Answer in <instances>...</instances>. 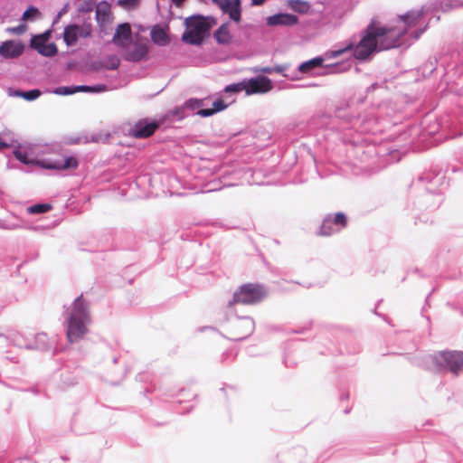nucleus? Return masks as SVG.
Instances as JSON below:
<instances>
[{
    "instance_id": "f257e3e1",
    "label": "nucleus",
    "mask_w": 463,
    "mask_h": 463,
    "mask_svg": "<svg viewBox=\"0 0 463 463\" xmlns=\"http://www.w3.org/2000/svg\"><path fill=\"white\" fill-rule=\"evenodd\" d=\"M420 18V14L415 12L401 15L400 19L405 24L402 29L378 26L374 21H372L354 47L350 43L345 49L335 52L333 56H339L345 52L354 49L355 59L364 61L374 52L394 48L398 46L401 38L407 33L408 29L418 24Z\"/></svg>"
},
{
    "instance_id": "f03ea898",
    "label": "nucleus",
    "mask_w": 463,
    "mask_h": 463,
    "mask_svg": "<svg viewBox=\"0 0 463 463\" xmlns=\"http://www.w3.org/2000/svg\"><path fill=\"white\" fill-rule=\"evenodd\" d=\"M90 317L82 297L80 296L72 304L71 312L67 321L66 337L70 344L81 340L88 333L87 325Z\"/></svg>"
},
{
    "instance_id": "7ed1b4c3",
    "label": "nucleus",
    "mask_w": 463,
    "mask_h": 463,
    "mask_svg": "<svg viewBox=\"0 0 463 463\" xmlns=\"http://www.w3.org/2000/svg\"><path fill=\"white\" fill-rule=\"evenodd\" d=\"M267 295L264 287L260 284L248 283L234 292L229 306L235 304L251 305L261 301Z\"/></svg>"
},
{
    "instance_id": "20e7f679",
    "label": "nucleus",
    "mask_w": 463,
    "mask_h": 463,
    "mask_svg": "<svg viewBox=\"0 0 463 463\" xmlns=\"http://www.w3.org/2000/svg\"><path fill=\"white\" fill-rule=\"evenodd\" d=\"M186 30L182 39L190 44H200L210 30L208 23L203 16H192L185 20Z\"/></svg>"
},
{
    "instance_id": "39448f33",
    "label": "nucleus",
    "mask_w": 463,
    "mask_h": 463,
    "mask_svg": "<svg viewBox=\"0 0 463 463\" xmlns=\"http://www.w3.org/2000/svg\"><path fill=\"white\" fill-rule=\"evenodd\" d=\"M434 363L439 368H448L453 373L463 371V352L442 351L435 354Z\"/></svg>"
},
{
    "instance_id": "423d86ee",
    "label": "nucleus",
    "mask_w": 463,
    "mask_h": 463,
    "mask_svg": "<svg viewBox=\"0 0 463 463\" xmlns=\"http://www.w3.org/2000/svg\"><path fill=\"white\" fill-rule=\"evenodd\" d=\"M254 326V321L251 317H237L229 325L228 337L233 341L242 340L253 333Z\"/></svg>"
},
{
    "instance_id": "0eeeda50",
    "label": "nucleus",
    "mask_w": 463,
    "mask_h": 463,
    "mask_svg": "<svg viewBox=\"0 0 463 463\" xmlns=\"http://www.w3.org/2000/svg\"><path fill=\"white\" fill-rule=\"evenodd\" d=\"M91 33L92 28L90 24L79 25L73 24L65 26L62 37L67 46H73L79 38H89L91 36Z\"/></svg>"
},
{
    "instance_id": "6e6552de",
    "label": "nucleus",
    "mask_w": 463,
    "mask_h": 463,
    "mask_svg": "<svg viewBox=\"0 0 463 463\" xmlns=\"http://www.w3.org/2000/svg\"><path fill=\"white\" fill-rule=\"evenodd\" d=\"M223 14H227L229 18L239 24L241 21L242 6L241 0H212Z\"/></svg>"
},
{
    "instance_id": "1a4fd4ad",
    "label": "nucleus",
    "mask_w": 463,
    "mask_h": 463,
    "mask_svg": "<svg viewBox=\"0 0 463 463\" xmlns=\"http://www.w3.org/2000/svg\"><path fill=\"white\" fill-rule=\"evenodd\" d=\"M246 94L267 93L273 89L272 81L266 76H258L245 80Z\"/></svg>"
},
{
    "instance_id": "9d476101",
    "label": "nucleus",
    "mask_w": 463,
    "mask_h": 463,
    "mask_svg": "<svg viewBox=\"0 0 463 463\" xmlns=\"http://www.w3.org/2000/svg\"><path fill=\"white\" fill-rule=\"evenodd\" d=\"M24 51V44L21 41L7 40L0 44V56L4 59H17Z\"/></svg>"
},
{
    "instance_id": "9b49d317",
    "label": "nucleus",
    "mask_w": 463,
    "mask_h": 463,
    "mask_svg": "<svg viewBox=\"0 0 463 463\" xmlns=\"http://www.w3.org/2000/svg\"><path fill=\"white\" fill-rule=\"evenodd\" d=\"M148 46L145 42H137L128 48L124 58L128 61L137 62L146 59Z\"/></svg>"
},
{
    "instance_id": "f8f14e48",
    "label": "nucleus",
    "mask_w": 463,
    "mask_h": 463,
    "mask_svg": "<svg viewBox=\"0 0 463 463\" xmlns=\"http://www.w3.org/2000/svg\"><path fill=\"white\" fill-rule=\"evenodd\" d=\"M157 128V123L138 121L130 128L129 135L136 138H146L152 136Z\"/></svg>"
},
{
    "instance_id": "ddd939ff",
    "label": "nucleus",
    "mask_w": 463,
    "mask_h": 463,
    "mask_svg": "<svg viewBox=\"0 0 463 463\" xmlns=\"http://www.w3.org/2000/svg\"><path fill=\"white\" fill-rule=\"evenodd\" d=\"M30 46L45 57H53L58 52L57 46L54 43L43 42L33 37L30 41Z\"/></svg>"
},
{
    "instance_id": "4468645a",
    "label": "nucleus",
    "mask_w": 463,
    "mask_h": 463,
    "mask_svg": "<svg viewBox=\"0 0 463 463\" xmlns=\"http://www.w3.org/2000/svg\"><path fill=\"white\" fill-rule=\"evenodd\" d=\"M131 27L129 24L125 23L118 25L116 33L112 38V43L119 47H125L131 39Z\"/></svg>"
},
{
    "instance_id": "2eb2a0df",
    "label": "nucleus",
    "mask_w": 463,
    "mask_h": 463,
    "mask_svg": "<svg viewBox=\"0 0 463 463\" xmlns=\"http://www.w3.org/2000/svg\"><path fill=\"white\" fill-rule=\"evenodd\" d=\"M298 23V17L290 14H279L269 16L267 24L269 26L286 25L290 26Z\"/></svg>"
},
{
    "instance_id": "dca6fc26",
    "label": "nucleus",
    "mask_w": 463,
    "mask_h": 463,
    "mask_svg": "<svg viewBox=\"0 0 463 463\" xmlns=\"http://www.w3.org/2000/svg\"><path fill=\"white\" fill-rule=\"evenodd\" d=\"M78 160L74 156L65 157L62 162H46L43 163V167L46 169H57V170H69L76 169L78 167Z\"/></svg>"
},
{
    "instance_id": "f3484780",
    "label": "nucleus",
    "mask_w": 463,
    "mask_h": 463,
    "mask_svg": "<svg viewBox=\"0 0 463 463\" xmlns=\"http://www.w3.org/2000/svg\"><path fill=\"white\" fill-rule=\"evenodd\" d=\"M214 38L217 43L228 44L232 41V35L229 29V23L222 24L214 33Z\"/></svg>"
},
{
    "instance_id": "a211bd4d",
    "label": "nucleus",
    "mask_w": 463,
    "mask_h": 463,
    "mask_svg": "<svg viewBox=\"0 0 463 463\" xmlns=\"http://www.w3.org/2000/svg\"><path fill=\"white\" fill-rule=\"evenodd\" d=\"M152 41L159 45H166L169 43L168 35L165 31L159 27L155 26L151 32Z\"/></svg>"
},
{
    "instance_id": "6ab92c4d",
    "label": "nucleus",
    "mask_w": 463,
    "mask_h": 463,
    "mask_svg": "<svg viewBox=\"0 0 463 463\" xmlns=\"http://www.w3.org/2000/svg\"><path fill=\"white\" fill-rule=\"evenodd\" d=\"M339 232L332 223V215L326 216L321 224L318 235L320 236H330L335 232Z\"/></svg>"
},
{
    "instance_id": "aec40b11",
    "label": "nucleus",
    "mask_w": 463,
    "mask_h": 463,
    "mask_svg": "<svg viewBox=\"0 0 463 463\" xmlns=\"http://www.w3.org/2000/svg\"><path fill=\"white\" fill-rule=\"evenodd\" d=\"M227 108V105L224 104L223 100L219 99L213 102V109H203L197 111V115L201 117H210L219 111H222Z\"/></svg>"
},
{
    "instance_id": "412c9836",
    "label": "nucleus",
    "mask_w": 463,
    "mask_h": 463,
    "mask_svg": "<svg viewBox=\"0 0 463 463\" xmlns=\"http://www.w3.org/2000/svg\"><path fill=\"white\" fill-rule=\"evenodd\" d=\"M323 62H324L323 58L317 57V58L311 59L307 61L301 63L298 67V71L301 73H307L310 71H312L313 69L322 66Z\"/></svg>"
},
{
    "instance_id": "4be33fe9",
    "label": "nucleus",
    "mask_w": 463,
    "mask_h": 463,
    "mask_svg": "<svg viewBox=\"0 0 463 463\" xmlns=\"http://www.w3.org/2000/svg\"><path fill=\"white\" fill-rule=\"evenodd\" d=\"M332 223L339 231L347 226V217L343 213H337L332 216Z\"/></svg>"
},
{
    "instance_id": "5701e85b",
    "label": "nucleus",
    "mask_w": 463,
    "mask_h": 463,
    "mask_svg": "<svg viewBox=\"0 0 463 463\" xmlns=\"http://www.w3.org/2000/svg\"><path fill=\"white\" fill-rule=\"evenodd\" d=\"M52 206L49 203H38L27 208L30 214L44 213L52 210Z\"/></svg>"
},
{
    "instance_id": "b1692460",
    "label": "nucleus",
    "mask_w": 463,
    "mask_h": 463,
    "mask_svg": "<svg viewBox=\"0 0 463 463\" xmlns=\"http://www.w3.org/2000/svg\"><path fill=\"white\" fill-rule=\"evenodd\" d=\"M289 5L291 9L298 13H306L310 7L307 2L301 0H291L289 2Z\"/></svg>"
},
{
    "instance_id": "393cba45",
    "label": "nucleus",
    "mask_w": 463,
    "mask_h": 463,
    "mask_svg": "<svg viewBox=\"0 0 463 463\" xmlns=\"http://www.w3.org/2000/svg\"><path fill=\"white\" fill-rule=\"evenodd\" d=\"M14 96L22 97L26 100H34L41 96V91L39 90H32L28 91L16 90L14 92Z\"/></svg>"
},
{
    "instance_id": "a878e982",
    "label": "nucleus",
    "mask_w": 463,
    "mask_h": 463,
    "mask_svg": "<svg viewBox=\"0 0 463 463\" xmlns=\"http://www.w3.org/2000/svg\"><path fill=\"white\" fill-rule=\"evenodd\" d=\"M41 17V12L34 6H30L22 16L23 21H33Z\"/></svg>"
},
{
    "instance_id": "bb28decb",
    "label": "nucleus",
    "mask_w": 463,
    "mask_h": 463,
    "mask_svg": "<svg viewBox=\"0 0 463 463\" xmlns=\"http://www.w3.org/2000/svg\"><path fill=\"white\" fill-rule=\"evenodd\" d=\"M241 90H245L246 91L245 80H243L241 82H237V83H233V84L228 85L224 89V91L227 92V93L228 92L238 93V92H241Z\"/></svg>"
},
{
    "instance_id": "cd10ccee",
    "label": "nucleus",
    "mask_w": 463,
    "mask_h": 463,
    "mask_svg": "<svg viewBox=\"0 0 463 463\" xmlns=\"http://www.w3.org/2000/svg\"><path fill=\"white\" fill-rule=\"evenodd\" d=\"M141 0H118V5L125 9H136Z\"/></svg>"
},
{
    "instance_id": "c85d7f7f",
    "label": "nucleus",
    "mask_w": 463,
    "mask_h": 463,
    "mask_svg": "<svg viewBox=\"0 0 463 463\" xmlns=\"http://www.w3.org/2000/svg\"><path fill=\"white\" fill-rule=\"evenodd\" d=\"M73 89H74L75 93H76V92H80V91L90 92V91L103 90L105 89V87L104 86H95V87H90V86H76V87H73Z\"/></svg>"
},
{
    "instance_id": "c756f323",
    "label": "nucleus",
    "mask_w": 463,
    "mask_h": 463,
    "mask_svg": "<svg viewBox=\"0 0 463 463\" xmlns=\"http://www.w3.org/2000/svg\"><path fill=\"white\" fill-rule=\"evenodd\" d=\"M120 64L119 59L116 55L109 56L108 58V63L106 68L109 70H116Z\"/></svg>"
},
{
    "instance_id": "7c9ffc66",
    "label": "nucleus",
    "mask_w": 463,
    "mask_h": 463,
    "mask_svg": "<svg viewBox=\"0 0 463 463\" xmlns=\"http://www.w3.org/2000/svg\"><path fill=\"white\" fill-rule=\"evenodd\" d=\"M54 94L57 95H71L75 93V90L71 87H59L53 90Z\"/></svg>"
},
{
    "instance_id": "2f4dec72",
    "label": "nucleus",
    "mask_w": 463,
    "mask_h": 463,
    "mask_svg": "<svg viewBox=\"0 0 463 463\" xmlns=\"http://www.w3.org/2000/svg\"><path fill=\"white\" fill-rule=\"evenodd\" d=\"M51 31L48 30L44 32L43 33L33 35V38H35L37 40L43 41V42H48L51 38Z\"/></svg>"
},
{
    "instance_id": "473e14b6",
    "label": "nucleus",
    "mask_w": 463,
    "mask_h": 463,
    "mask_svg": "<svg viewBox=\"0 0 463 463\" xmlns=\"http://www.w3.org/2000/svg\"><path fill=\"white\" fill-rule=\"evenodd\" d=\"M27 30V26L25 24H20L16 27H13L9 29V32L15 34H22Z\"/></svg>"
},
{
    "instance_id": "72a5a7b5",
    "label": "nucleus",
    "mask_w": 463,
    "mask_h": 463,
    "mask_svg": "<svg viewBox=\"0 0 463 463\" xmlns=\"http://www.w3.org/2000/svg\"><path fill=\"white\" fill-rule=\"evenodd\" d=\"M14 156L20 160L21 162L24 163V164H28V161H27V156L25 153L20 151V150H16L14 151Z\"/></svg>"
},
{
    "instance_id": "f704fd0d",
    "label": "nucleus",
    "mask_w": 463,
    "mask_h": 463,
    "mask_svg": "<svg viewBox=\"0 0 463 463\" xmlns=\"http://www.w3.org/2000/svg\"><path fill=\"white\" fill-rule=\"evenodd\" d=\"M67 13V6H64L57 14V20H59L63 14Z\"/></svg>"
},
{
    "instance_id": "c9c22d12",
    "label": "nucleus",
    "mask_w": 463,
    "mask_h": 463,
    "mask_svg": "<svg viewBox=\"0 0 463 463\" xmlns=\"http://www.w3.org/2000/svg\"><path fill=\"white\" fill-rule=\"evenodd\" d=\"M266 2V0H251L252 5H261Z\"/></svg>"
},
{
    "instance_id": "e433bc0d",
    "label": "nucleus",
    "mask_w": 463,
    "mask_h": 463,
    "mask_svg": "<svg viewBox=\"0 0 463 463\" xmlns=\"http://www.w3.org/2000/svg\"><path fill=\"white\" fill-rule=\"evenodd\" d=\"M185 0H172L175 6H181Z\"/></svg>"
},
{
    "instance_id": "4c0bfd02",
    "label": "nucleus",
    "mask_w": 463,
    "mask_h": 463,
    "mask_svg": "<svg viewBox=\"0 0 463 463\" xmlns=\"http://www.w3.org/2000/svg\"><path fill=\"white\" fill-rule=\"evenodd\" d=\"M8 146H9L8 144H6L5 142H0V149L5 148V147H8Z\"/></svg>"
},
{
    "instance_id": "58836bf2",
    "label": "nucleus",
    "mask_w": 463,
    "mask_h": 463,
    "mask_svg": "<svg viewBox=\"0 0 463 463\" xmlns=\"http://www.w3.org/2000/svg\"><path fill=\"white\" fill-rule=\"evenodd\" d=\"M263 71L265 72H269L270 71V69H264Z\"/></svg>"
}]
</instances>
